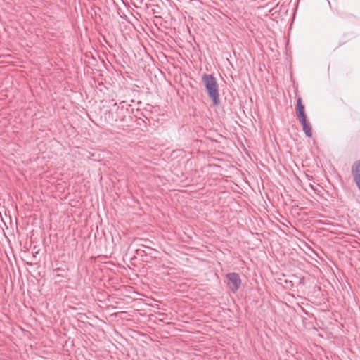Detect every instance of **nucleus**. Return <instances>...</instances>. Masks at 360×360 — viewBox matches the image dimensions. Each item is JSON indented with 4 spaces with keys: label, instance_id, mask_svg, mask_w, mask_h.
<instances>
[{
    "label": "nucleus",
    "instance_id": "obj_1",
    "mask_svg": "<svg viewBox=\"0 0 360 360\" xmlns=\"http://www.w3.org/2000/svg\"><path fill=\"white\" fill-rule=\"evenodd\" d=\"M202 82L205 86L209 98L212 100L214 106L220 103L219 85L216 78L210 74H204L202 77Z\"/></svg>",
    "mask_w": 360,
    "mask_h": 360
},
{
    "label": "nucleus",
    "instance_id": "obj_2",
    "mask_svg": "<svg viewBox=\"0 0 360 360\" xmlns=\"http://www.w3.org/2000/svg\"><path fill=\"white\" fill-rule=\"evenodd\" d=\"M124 104V101L120 103L119 105L115 103L112 108L105 113V120L108 123L113 125L115 122L124 120L128 110Z\"/></svg>",
    "mask_w": 360,
    "mask_h": 360
},
{
    "label": "nucleus",
    "instance_id": "obj_3",
    "mask_svg": "<svg viewBox=\"0 0 360 360\" xmlns=\"http://www.w3.org/2000/svg\"><path fill=\"white\" fill-rule=\"evenodd\" d=\"M227 285L229 288L233 292H236L240 288L241 280L239 274L235 272L229 273L226 274Z\"/></svg>",
    "mask_w": 360,
    "mask_h": 360
},
{
    "label": "nucleus",
    "instance_id": "obj_4",
    "mask_svg": "<svg viewBox=\"0 0 360 360\" xmlns=\"http://www.w3.org/2000/svg\"><path fill=\"white\" fill-rule=\"evenodd\" d=\"M352 174L354 181L360 189V160L353 164L352 167Z\"/></svg>",
    "mask_w": 360,
    "mask_h": 360
},
{
    "label": "nucleus",
    "instance_id": "obj_5",
    "mask_svg": "<svg viewBox=\"0 0 360 360\" xmlns=\"http://www.w3.org/2000/svg\"><path fill=\"white\" fill-rule=\"evenodd\" d=\"M299 121L302 127V129H303V131L305 134V135L309 138L311 137L312 136V126H311V123L309 122V120H307V117L302 118V119L299 120Z\"/></svg>",
    "mask_w": 360,
    "mask_h": 360
},
{
    "label": "nucleus",
    "instance_id": "obj_6",
    "mask_svg": "<svg viewBox=\"0 0 360 360\" xmlns=\"http://www.w3.org/2000/svg\"><path fill=\"white\" fill-rule=\"evenodd\" d=\"M295 110L296 115L299 120L307 117L304 111V105L302 104V100L301 97H298L297 99Z\"/></svg>",
    "mask_w": 360,
    "mask_h": 360
},
{
    "label": "nucleus",
    "instance_id": "obj_7",
    "mask_svg": "<svg viewBox=\"0 0 360 360\" xmlns=\"http://www.w3.org/2000/svg\"><path fill=\"white\" fill-rule=\"evenodd\" d=\"M141 247L143 248H146V250H143V249H141V248H139L137 250H136V252L138 255H139L140 256H143V255H151L153 252L155 251V250L150 247H149L148 245H144V244H141Z\"/></svg>",
    "mask_w": 360,
    "mask_h": 360
},
{
    "label": "nucleus",
    "instance_id": "obj_8",
    "mask_svg": "<svg viewBox=\"0 0 360 360\" xmlns=\"http://www.w3.org/2000/svg\"><path fill=\"white\" fill-rule=\"evenodd\" d=\"M56 277H64L63 275L58 274H56Z\"/></svg>",
    "mask_w": 360,
    "mask_h": 360
},
{
    "label": "nucleus",
    "instance_id": "obj_9",
    "mask_svg": "<svg viewBox=\"0 0 360 360\" xmlns=\"http://www.w3.org/2000/svg\"><path fill=\"white\" fill-rule=\"evenodd\" d=\"M60 268H57V269H56L54 271H60Z\"/></svg>",
    "mask_w": 360,
    "mask_h": 360
}]
</instances>
